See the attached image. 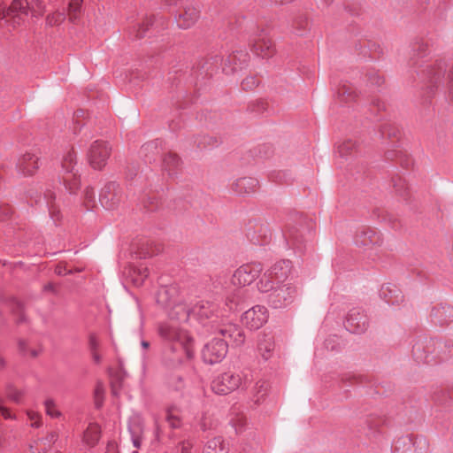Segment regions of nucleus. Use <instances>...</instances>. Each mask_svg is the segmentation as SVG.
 Segmentation results:
<instances>
[{
    "mask_svg": "<svg viewBox=\"0 0 453 453\" xmlns=\"http://www.w3.org/2000/svg\"><path fill=\"white\" fill-rule=\"evenodd\" d=\"M162 150V142L154 140L143 144L140 150V155L144 158L145 162H155Z\"/></svg>",
    "mask_w": 453,
    "mask_h": 453,
    "instance_id": "28",
    "label": "nucleus"
},
{
    "mask_svg": "<svg viewBox=\"0 0 453 453\" xmlns=\"http://www.w3.org/2000/svg\"><path fill=\"white\" fill-rule=\"evenodd\" d=\"M386 158L388 160L398 158L401 165L404 168H408L411 164V159L400 150H388L386 152Z\"/></svg>",
    "mask_w": 453,
    "mask_h": 453,
    "instance_id": "39",
    "label": "nucleus"
},
{
    "mask_svg": "<svg viewBox=\"0 0 453 453\" xmlns=\"http://www.w3.org/2000/svg\"><path fill=\"white\" fill-rule=\"evenodd\" d=\"M134 273H137V277L134 279L135 284L139 285L143 282V280L149 276V269L147 266H142V265L134 270Z\"/></svg>",
    "mask_w": 453,
    "mask_h": 453,
    "instance_id": "53",
    "label": "nucleus"
},
{
    "mask_svg": "<svg viewBox=\"0 0 453 453\" xmlns=\"http://www.w3.org/2000/svg\"><path fill=\"white\" fill-rule=\"evenodd\" d=\"M247 238L255 245H265L271 239V231L266 225L256 224L253 227L249 228Z\"/></svg>",
    "mask_w": 453,
    "mask_h": 453,
    "instance_id": "22",
    "label": "nucleus"
},
{
    "mask_svg": "<svg viewBox=\"0 0 453 453\" xmlns=\"http://www.w3.org/2000/svg\"><path fill=\"white\" fill-rule=\"evenodd\" d=\"M250 373L246 371L241 372H226L217 376L211 384V389L218 395H227L240 387H245L250 380Z\"/></svg>",
    "mask_w": 453,
    "mask_h": 453,
    "instance_id": "2",
    "label": "nucleus"
},
{
    "mask_svg": "<svg viewBox=\"0 0 453 453\" xmlns=\"http://www.w3.org/2000/svg\"><path fill=\"white\" fill-rule=\"evenodd\" d=\"M424 344L423 342H417L413 345L412 354L415 359L419 363H429L430 358L429 356L423 350Z\"/></svg>",
    "mask_w": 453,
    "mask_h": 453,
    "instance_id": "42",
    "label": "nucleus"
},
{
    "mask_svg": "<svg viewBox=\"0 0 453 453\" xmlns=\"http://www.w3.org/2000/svg\"><path fill=\"white\" fill-rule=\"evenodd\" d=\"M88 347H89L90 351L97 350L99 348V341L95 334H89Z\"/></svg>",
    "mask_w": 453,
    "mask_h": 453,
    "instance_id": "59",
    "label": "nucleus"
},
{
    "mask_svg": "<svg viewBox=\"0 0 453 453\" xmlns=\"http://www.w3.org/2000/svg\"><path fill=\"white\" fill-rule=\"evenodd\" d=\"M180 298L179 288L175 285L161 287L157 293V303L165 309H168Z\"/></svg>",
    "mask_w": 453,
    "mask_h": 453,
    "instance_id": "18",
    "label": "nucleus"
},
{
    "mask_svg": "<svg viewBox=\"0 0 453 453\" xmlns=\"http://www.w3.org/2000/svg\"><path fill=\"white\" fill-rule=\"evenodd\" d=\"M76 153L72 150L66 152L61 162V173L59 175H66L77 173L76 169Z\"/></svg>",
    "mask_w": 453,
    "mask_h": 453,
    "instance_id": "33",
    "label": "nucleus"
},
{
    "mask_svg": "<svg viewBox=\"0 0 453 453\" xmlns=\"http://www.w3.org/2000/svg\"><path fill=\"white\" fill-rule=\"evenodd\" d=\"M65 19V14L64 12H55L47 16V24L50 26H58Z\"/></svg>",
    "mask_w": 453,
    "mask_h": 453,
    "instance_id": "49",
    "label": "nucleus"
},
{
    "mask_svg": "<svg viewBox=\"0 0 453 453\" xmlns=\"http://www.w3.org/2000/svg\"><path fill=\"white\" fill-rule=\"evenodd\" d=\"M242 60L243 63L246 62L248 58V54L243 51H238L236 53H234L233 55H230L226 61H228L229 63L234 62V66L231 68L232 72H235L238 68L242 67V63L239 65L236 63V59Z\"/></svg>",
    "mask_w": 453,
    "mask_h": 453,
    "instance_id": "48",
    "label": "nucleus"
},
{
    "mask_svg": "<svg viewBox=\"0 0 453 453\" xmlns=\"http://www.w3.org/2000/svg\"><path fill=\"white\" fill-rule=\"evenodd\" d=\"M223 61L224 60L221 57L218 55L212 56L205 61V64L203 66V68H205L206 72H210L211 73V72L213 71V67H218L219 65H222Z\"/></svg>",
    "mask_w": 453,
    "mask_h": 453,
    "instance_id": "50",
    "label": "nucleus"
},
{
    "mask_svg": "<svg viewBox=\"0 0 453 453\" xmlns=\"http://www.w3.org/2000/svg\"><path fill=\"white\" fill-rule=\"evenodd\" d=\"M268 319V311L265 306L256 305L246 311L242 317V323L251 330L262 327Z\"/></svg>",
    "mask_w": 453,
    "mask_h": 453,
    "instance_id": "12",
    "label": "nucleus"
},
{
    "mask_svg": "<svg viewBox=\"0 0 453 453\" xmlns=\"http://www.w3.org/2000/svg\"><path fill=\"white\" fill-rule=\"evenodd\" d=\"M229 447L221 436H216L209 440L203 449V453H228Z\"/></svg>",
    "mask_w": 453,
    "mask_h": 453,
    "instance_id": "30",
    "label": "nucleus"
},
{
    "mask_svg": "<svg viewBox=\"0 0 453 453\" xmlns=\"http://www.w3.org/2000/svg\"><path fill=\"white\" fill-rule=\"evenodd\" d=\"M28 2L27 0H13L9 9L7 15L12 19V26L15 27L20 24V20L24 19L27 13Z\"/></svg>",
    "mask_w": 453,
    "mask_h": 453,
    "instance_id": "23",
    "label": "nucleus"
},
{
    "mask_svg": "<svg viewBox=\"0 0 453 453\" xmlns=\"http://www.w3.org/2000/svg\"><path fill=\"white\" fill-rule=\"evenodd\" d=\"M258 83L259 80L256 76H248L242 81V86L243 89L248 90L256 88Z\"/></svg>",
    "mask_w": 453,
    "mask_h": 453,
    "instance_id": "55",
    "label": "nucleus"
},
{
    "mask_svg": "<svg viewBox=\"0 0 453 453\" xmlns=\"http://www.w3.org/2000/svg\"><path fill=\"white\" fill-rule=\"evenodd\" d=\"M165 420L171 428H179L181 426L180 410L177 406H171L166 410Z\"/></svg>",
    "mask_w": 453,
    "mask_h": 453,
    "instance_id": "38",
    "label": "nucleus"
},
{
    "mask_svg": "<svg viewBox=\"0 0 453 453\" xmlns=\"http://www.w3.org/2000/svg\"><path fill=\"white\" fill-rule=\"evenodd\" d=\"M269 388V383L266 380H257L251 389L250 401L253 402L255 405L260 404L267 395Z\"/></svg>",
    "mask_w": 453,
    "mask_h": 453,
    "instance_id": "31",
    "label": "nucleus"
},
{
    "mask_svg": "<svg viewBox=\"0 0 453 453\" xmlns=\"http://www.w3.org/2000/svg\"><path fill=\"white\" fill-rule=\"evenodd\" d=\"M83 0H71L68 5V16L72 22H75L79 18L82 7Z\"/></svg>",
    "mask_w": 453,
    "mask_h": 453,
    "instance_id": "41",
    "label": "nucleus"
},
{
    "mask_svg": "<svg viewBox=\"0 0 453 453\" xmlns=\"http://www.w3.org/2000/svg\"><path fill=\"white\" fill-rule=\"evenodd\" d=\"M252 50L263 58L274 55L275 45L264 29L260 30L252 39Z\"/></svg>",
    "mask_w": 453,
    "mask_h": 453,
    "instance_id": "15",
    "label": "nucleus"
},
{
    "mask_svg": "<svg viewBox=\"0 0 453 453\" xmlns=\"http://www.w3.org/2000/svg\"><path fill=\"white\" fill-rule=\"evenodd\" d=\"M12 313L16 317V322L18 324L22 323L26 320L25 318V305L18 300H14L12 303Z\"/></svg>",
    "mask_w": 453,
    "mask_h": 453,
    "instance_id": "45",
    "label": "nucleus"
},
{
    "mask_svg": "<svg viewBox=\"0 0 453 453\" xmlns=\"http://www.w3.org/2000/svg\"><path fill=\"white\" fill-rule=\"evenodd\" d=\"M258 180L252 177H242L232 184V190L237 195H248L256 191Z\"/></svg>",
    "mask_w": 453,
    "mask_h": 453,
    "instance_id": "25",
    "label": "nucleus"
},
{
    "mask_svg": "<svg viewBox=\"0 0 453 453\" xmlns=\"http://www.w3.org/2000/svg\"><path fill=\"white\" fill-rule=\"evenodd\" d=\"M369 81L372 85L380 86L384 82V79L377 73H372L369 75Z\"/></svg>",
    "mask_w": 453,
    "mask_h": 453,
    "instance_id": "60",
    "label": "nucleus"
},
{
    "mask_svg": "<svg viewBox=\"0 0 453 453\" xmlns=\"http://www.w3.org/2000/svg\"><path fill=\"white\" fill-rule=\"evenodd\" d=\"M56 273L58 274V275H66V274H71L72 273V271L71 270H67L65 268V266L62 265H58L57 267H56V270H55Z\"/></svg>",
    "mask_w": 453,
    "mask_h": 453,
    "instance_id": "63",
    "label": "nucleus"
},
{
    "mask_svg": "<svg viewBox=\"0 0 453 453\" xmlns=\"http://www.w3.org/2000/svg\"><path fill=\"white\" fill-rule=\"evenodd\" d=\"M430 318L434 324L447 325L453 320V306L448 303H439L433 307Z\"/></svg>",
    "mask_w": 453,
    "mask_h": 453,
    "instance_id": "19",
    "label": "nucleus"
},
{
    "mask_svg": "<svg viewBox=\"0 0 453 453\" xmlns=\"http://www.w3.org/2000/svg\"><path fill=\"white\" fill-rule=\"evenodd\" d=\"M30 426L40 427L42 424V417L40 413L30 410Z\"/></svg>",
    "mask_w": 453,
    "mask_h": 453,
    "instance_id": "56",
    "label": "nucleus"
},
{
    "mask_svg": "<svg viewBox=\"0 0 453 453\" xmlns=\"http://www.w3.org/2000/svg\"><path fill=\"white\" fill-rule=\"evenodd\" d=\"M194 440L190 437L180 439L175 445V453H191Z\"/></svg>",
    "mask_w": 453,
    "mask_h": 453,
    "instance_id": "44",
    "label": "nucleus"
},
{
    "mask_svg": "<svg viewBox=\"0 0 453 453\" xmlns=\"http://www.w3.org/2000/svg\"><path fill=\"white\" fill-rule=\"evenodd\" d=\"M129 431L131 434V438H132V442H133L134 447L136 449H139L141 447L142 441V435H141V434H142L141 428L137 426L135 427H130Z\"/></svg>",
    "mask_w": 453,
    "mask_h": 453,
    "instance_id": "52",
    "label": "nucleus"
},
{
    "mask_svg": "<svg viewBox=\"0 0 453 453\" xmlns=\"http://www.w3.org/2000/svg\"><path fill=\"white\" fill-rule=\"evenodd\" d=\"M291 268L289 260H282L275 263L268 271H266L259 282L257 288L260 292H268L272 289V286L287 284L285 282Z\"/></svg>",
    "mask_w": 453,
    "mask_h": 453,
    "instance_id": "3",
    "label": "nucleus"
},
{
    "mask_svg": "<svg viewBox=\"0 0 453 453\" xmlns=\"http://www.w3.org/2000/svg\"><path fill=\"white\" fill-rule=\"evenodd\" d=\"M446 65L442 61L436 62L434 65H428L425 69L418 71L423 82L426 83L427 89V98L434 93V88L441 82L444 77Z\"/></svg>",
    "mask_w": 453,
    "mask_h": 453,
    "instance_id": "7",
    "label": "nucleus"
},
{
    "mask_svg": "<svg viewBox=\"0 0 453 453\" xmlns=\"http://www.w3.org/2000/svg\"><path fill=\"white\" fill-rule=\"evenodd\" d=\"M111 148L103 141L94 142L88 151V160L94 169L101 170L106 165Z\"/></svg>",
    "mask_w": 453,
    "mask_h": 453,
    "instance_id": "11",
    "label": "nucleus"
},
{
    "mask_svg": "<svg viewBox=\"0 0 453 453\" xmlns=\"http://www.w3.org/2000/svg\"><path fill=\"white\" fill-rule=\"evenodd\" d=\"M449 98L453 103V65L449 73Z\"/></svg>",
    "mask_w": 453,
    "mask_h": 453,
    "instance_id": "61",
    "label": "nucleus"
},
{
    "mask_svg": "<svg viewBox=\"0 0 453 453\" xmlns=\"http://www.w3.org/2000/svg\"><path fill=\"white\" fill-rule=\"evenodd\" d=\"M105 453H119L118 445L115 441H109Z\"/></svg>",
    "mask_w": 453,
    "mask_h": 453,
    "instance_id": "62",
    "label": "nucleus"
},
{
    "mask_svg": "<svg viewBox=\"0 0 453 453\" xmlns=\"http://www.w3.org/2000/svg\"><path fill=\"white\" fill-rule=\"evenodd\" d=\"M200 12L197 8L192 6L185 7L183 12L180 13L176 19V21L180 28L187 29L197 21Z\"/></svg>",
    "mask_w": 453,
    "mask_h": 453,
    "instance_id": "29",
    "label": "nucleus"
},
{
    "mask_svg": "<svg viewBox=\"0 0 453 453\" xmlns=\"http://www.w3.org/2000/svg\"><path fill=\"white\" fill-rule=\"evenodd\" d=\"M197 147L203 149L207 147H213L217 144V140L211 136H203L200 140L196 141Z\"/></svg>",
    "mask_w": 453,
    "mask_h": 453,
    "instance_id": "54",
    "label": "nucleus"
},
{
    "mask_svg": "<svg viewBox=\"0 0 453 453\" xmlns=\"http://www.w3.org/2000/svg\"><path fill=\"white\" fill-rule=\"evenodd\" d=\"M380 296L386 303L392 305L400 304L403 302L401 289L392 283L383 285L380 290Z\"/></svg>",
    "mask_w": 453,
    "mask_h": 453,
    "instance_id": "24",
    "label": "nucleus"
},
{
    "mask_svg": "<svg viewBox=\"0 0 453 453\" xmlns=\"http://www.w3.org/2000/svg\"><path fill=\"white\" fill-rule=\"evenodd\" d=\"M216 331L224 337L227 345L242 346L245 342V334L242 327L232 322H221L216 326Z\"/></svg>",
    "mask_w": 453,
    "mask_h": 453,
    "instance_id": "9",
    "label": "nucleus"
},
{
    "mask_svg": "<svg viewBox=\"0 0 453 453\" xmlns=\"http://www.w3.org/2000/svg\"><path fill=\"white\" fill-rule=\"evenodd\" d=\"M218 306L212 302L201 300L192 306V316H194L200 323L205 325L208 320L212 323L216 322L218 315L216 314Z\"/></svg>",
    "mask_w": 453,
    "mask_h": 453,
    "instance_id": "17",
    "label": "nucleus"
},
{
    "mask_svg": "<svg viewBox=\"0 0 453 453\" xmlns=\"http://www.w3.org/2000/svg\"><path fill=\"white\" fill-rule=\"evenodd\" d=\"M168 321H176L180 324L188 321L189 316L192 315V307L180 298L178 302L168 308Z\"/></svg>",
    "mask_w": 453,
    "mask_h": 453,
    "instance_id": "20",
    "label": "nucleus"
},
{
    "mask_svg": "<svg viewBox=\"0 0 453 453\" xmlns=\"http://www.w3.org/2000/svg\"><path fill=\"white\" fill-rule=\"evenodd\" d=\"M358 145L355 140L346 139L338 143L336 152L342 158L354 156L357 151Z\"/></svg>",
    "mask_w": 453,
    "mask_h": 453,
    "instance_id": "34",
    "label": "nucleus"
},
{
    "mask_svg": "<svg viewBox=\"0 0 453 453\" xmlns=\"http://www.w3.org/2000/svg\"><path fill=\"white\" fill-rule=\"evenodd\" d=\"M227 353V343L222 339H212L202 350V357L205 363L213 365L220 362Z\"/></svg>",
    "mask_w": 453,
    "mask_h": 453,
    "instance_id": "10",
    "label": "nucleus"
},
{
    "mask_svg": "<svg viewBox=\"0 0 453 453\" xmlns=\"http://www.w3.org/2000/svg\"><path fill=\"white\" fill-rule=\"evenodd\" d=\"M274 350V339L271 334L261 333L257 338V351L260 356L268 360Z\"/></svg>",
    "mask_w": 453,
    "mask_h": 453,
    "instance_id": "27",
    "label": "nucleus"
},
{
    "mask_svg": "<svg viewBox=\"0 0 453 453\" xmlns=\"http://www.w3.org/2000/svg\"><path fill=\"white\" fill-rule=\"evenodd\" d=\"M59 180L70 194L76 193L81 186V180L78 172L66 175H59Z\"/></svg>",
    "mask_w": 453,
    "mask_h": 453,
    "instance_id": "35",
    "label": "nucleus"
},
{
    "mask_svg": "<svg viewBox=\"0 0 453 453\" xmlns=\"http://www.w3.org/2000/svg\"><path fill=\"white\" fill-rule=\"evenodd\" d=\"M428 50L427 45L422 42H417L412 44L410 52V63L411 65L416 66L418 65L417 58H422L426 55Z\"/></svg>",
    "mask_w": 453,
    "mask_h": 453,
    "instance_id": "36",
    "label": "nucleus"
},
{
    "mask_svg": "<svg viewBox=\"0 0 453 453\" xmlns=\"http://www.w3.org/2000/svg\"><path fill=\"white\" fill-rule=\"evenodd\" d=\"M308 20L303 15H299L293 20V28L297 35H302L308 27Z\"/></svg>",
    "mask_w": 453,
    "mask_h": 453,
    "instance_id": "47",
    "label": "nucleus"
},
{
    "mask_svg": "<svg viewBox=\"0 0 453 453\" xmlns=\"http://www.w3.org/2000/svg\"><path fill=\"white\" fill-rule=\"evenodd\" d=\"M101 436V428L96 423H90L83 434V441L88 447H95Z\"/></svg>",
    "mask_w": 453,
    "mask_h": 453,
    "instance_id": "32",
    "label": "nucleus"
},
{
    "mask_svg": "<svg viewBox=\"0 0 453 453\" xmlns=\"http://www.w3.org/2000/svg\"><path fill=\"white\" fill-rule=\"evenodd\" d=\"M250 298V291L243 288H237L227 295L225 306L229 311L242 308L243 303Z\"/></svg>",
    "mask_w": 453,
    "mask_h": 453,
    "instance_id": "21",
    "label": "nucleus"
},
{
    "mask_svg": "<svg viewBox=\"0 0 453 453\" xmlns=\"http://www.w3.org/2000/svg\"><path fill=\"white\" fill-rule=\"evenodd\" d=\"M153 25V19L152 18H146L142 24L138 25V28L135 31V37L136 38H142L146 33V31L149 30L150 27Z\"/></svg>",
    "mask_w": 453,
    "mask_h": 453,
    "instance_id": "51",
    "label": "nucleus"
},
{
    "mask_svg": "<svg viewBox=\"0 0 453 453\" xmlns=\"http://www.w3.org/2000/svg\"><path fill=\"white\" fill-rule=\"evenodd\" d=\"M84 198L86 200V206L89 208V203H93L95 199V191L92 188H87L84 191Z\"/></svg>",
    "mask_w": 453,
    "mask_h": 453,
    "instance_id": "58",
    "label": "nucleus"
},
{
    "mask_svg": "<svg viewBox=\"0 0 453 453\" xmlns=\"http://www.w3.org/2000/svg\"><path fill=\"white\" fill-rule=\"evenodd\" d=\"M122 198L123 192L119 185L115 181H110L102 188L99 200L104 208L111 210Z\"/></svg>",
    "mask_w": 453,
    "mask_h": 453,
    "instance_id": "14",
    "label": "nucleus"
},
{
    "mask_svg": "<svg viewBox=\"0 0 453 453\" xmlns=\"http://www.w3.org/2000/svg\"><path fill=\"white\" fill-rule=\"evenodd\" d=\"M58 440V434L55 432H50L47 434L45 438L42 440L44 447L42 449L43 451L47 449V448H50L52 444Z\"/></svg>",
    "mask_w": 453,
    "mask_h": 453,
    "instance_id": "57",
    "label": "nucleus"
},
{
    "mask_svg": "<svg viewBox=\"0 0 453 453\" xmlns=\"http://www.w3.org/2000/svg\"><path fill=\"white\" fill-rule=\"evenodd\" d=\"M354 242L357 246L368 250L372 247L380 246L383 239L380 233L376 229L363 226L357 232Z\"/></svg>",
    "mask_w": 453,
    "mask_h": 453,
    "instance_id": "16",
    "label": "nucleus"
},
{
    "mask_svg": "<svg viewBox=\"0 0 453 453\" xmlns=\"http://www.w3.org/2000/svg\"><path fill=\"white\" fill-rule=\"evenodd\" d=\"M337 96L341 101L347 103L355 100L357 94L351 84L343 83L337 90Z\"/></svg>",
    "mask_w": 453,
    "mask_h": 453,
    "instance_id": "37",
    "label": "nucleus"
},
{
    "mask_svg": "<svg viewBox=\"0 0 453 453\" xmlns=\"http://www.w3.org/2000/svg\"><path fill=\"white\" fill-rule=\"evenodd\" d=\"M33 199L35 205L39 207L45 206L48 209L49 216L56 226L61 224L63 213L56 201V193L51 188H46L42 195L35 196Z\"/></svg>",
    "mask_w": 453,
    "mask_h": 453,
    "instance_id": "6",
    "label": "nucleus"
},
{
    "mask_svg": "<svg viewBox=\"0 0 453 453\" xmlns=\"http://www.w3.org/2000/svg\"><path fill=\"white\" fill-rule=\"evenodd\" d=\"M263 271L260 263H250L240 266L235 270L232 277V283L240 288L250 285L254 282Z\"/></svg>",
    "mask_w": 453,
    "mask_h": 453,
    "instance_id": "8",
    "label": "nucleus"
},
{
    "mask_svg": "<svg viewBox=\"0 0 453 453\" xmlns=\"http://www.w3.org/2000/svg\"><path fill=\"white\" fill-rule=\"evenodd\" d=\"M380 134L383 138H395L396 140H398L400 136V130L393 123H385L380 127Z\"/></svg>",
    "mask_w": 453,
    "mask_h": 453,
    "instance_id": "40",
    "label": "nucleus"
},
{
    "mask_svg": "<svg viewBox=\"0 0 453 453\" xmlns=\"http://www.w3.org/2000/svg\"><path fill=\"white\" fill-rule=\"evenodd\" d=\"M344 326L350 333L362 334L369 326L367 315L361 309L353 308L348 313Z\"/></svg>",
    "mask_w": 453,
    "mask_h": 453,
    "instance_id": "13",
    "label": "nucleus"
},
{
    "mask_svg": "<svg viewBox=\"0 0 453 453\" xmlns=\"http://www.w3.org/2000/svg\"><path fill=\"white\" fill-rule=\"evenodd\" d=\"M182 161L180 157L173 152L166 153L162 158V169L169 176H176L181 170Z\"/></svg>",
    "mask_w": 453,
    "mask_h": 453,
    "instance_id": "26",
    "label": "nucleus"
},
{
    "mask_svg": "<svg viewBox=\"0 0 453 453\" xmlns=\"http://www.w3.org/2000/svg\"><path fill=\"white\" fill-rule=\"evenodd\" d=\"M0 413L4 418H12L13 416L12 415L10 410L5 408L4 406L0 405Z\"/></svg>",
    "mask_w": 453,
    "mask_h": 453,
    "instance_id": "64",
    "label": "nucleus"
},
{
    "mask_svg": "<svg viewBox=\"0 0 453 453\" xmlns=\"http://www.w3.org/2000/svg\"><path fill=\"white\" fill-rule=\"evenodd\" d=\"M157 332L165 344V359L169 366H176L191 358L192 339L176 321H165L158 325Z\"/></svg>",
    "mask_w": 453,
    "mask_h": 453,
    "instance_id": "1",
    "label": "nucleus"
},
{
    "mask_svg": "<svg viewBox=\"0 0 453 453\" xmlns=\"http://www.w3.org/2000/svg\"><path fill=\"white\" fill-rule=\"evenodd\" d=\"M310 234L306 227L288 226L283 233L287 245L298 256L304 254L308 248L306 234Z\"/></svg>",
    "mask_w": 453,
    "mask_h": 453,
    "instance_id": "5",
    "label": "nucleus"
},
{
    "mask_svg": "<svg viewBox=\"0 0 453 453\" xmlns=\"http://www.w3.org/2000/svg\"><path fill=\"white\" fill-rule=\"evenodd\" d=\"M267 303L273 309H282L291 304L296 296V288L291 283L273 285L266 292Z\"/></svg>",
    "mask_w": 453,
    "mask_h": 453,
    "instance_id": "4",
    "label": "nucleus"
},
{
    "mask_svg": "<svg viewBox=\"0 0 453 453\" xmlns=\"http://www.w3.org/2000/svg\"><path fill=\"white\" fill-rule=\"evenodd\" d=\"M45 412L50 418H59L62 413L57 408L55 401L51 398H48L44 401Z\"/></svg>",
    "mask_w": 453,
    "mask_h": 453,
    "instance_id": "46",
    "label": "nucleus"
},
{
    "mask_svg": "<svg viewBox=\"0 0 453 453\" xmlns=\"http://www.w3.org/2000/svg\"><path fill=\"white\" fill-rule=\"evenodd\" d=\"M392 184L395 192L399 196H404L405 195H407L409 187L406 183V180L403 177L399 175L394 176L392 178Z\"/></svg>",
    "mask_w": 453,
    "mask_h": 453,
    "instance_id": "43",
    "label": "nucleus"
}]
</instances>
